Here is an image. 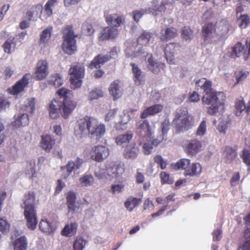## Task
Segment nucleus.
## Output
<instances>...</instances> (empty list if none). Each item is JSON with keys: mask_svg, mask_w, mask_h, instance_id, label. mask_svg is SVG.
I'll list each match as a JSON object with an SVG mask.
<instances>
[{"mask_svg": "<svg viewBox=\"0 0 250 250\" xmlns=\"http://www.w3.org/2000/svg\"><path fill=\"white\" fill-rule=\"evenodd\" d=\"M52 27L46 28L43 30L40 35V43L43 44H46L51 38Z\"/></svg>", "mask_w": 250, "mask_h": 250, "instance_id": "c9c22d12", "label": "nucleus"}, {"mask_svg": "<svg viewBox=\"0 0 250 250\" xmlns=\"http://www.w3.org/2000/svg\"><path fill=\"white\" fill-rule=\"evenodd\" d=\"M192 116L188 113L186 107L177 109L175 113L172 125L175 127L177 133L188 130L192 125Z\"/></svg>", "mask_w": 250, "mask_h": 250, "instance_id": "39448f33", "label": "nucleus"}, {"mask_svg": "<svg viewBox=\"0 0 250 250\" xmlns=\"http://www.w3.org/2000/svg\"><path fill=\"white\" fill-rule=\"evenodd\" d=\"M59 0H48L44 7V13L47 17H50L53 14L52 8L58 3Z\"/></svg>", "mask_w": 250, "mask_h": 250, "instance_id": "e433bc0d", "label": "nucleus"}, {"mask_svg": "<svg viewBox=\"0 0 250 250\" xmlns=\"http://www.w3.org/2000/svg\"><path fill=\"white\" fill-rule=\"evenodd\" d=\"M133 137V133L131 132H128L125 134L119 135L115 138V142L118 145H122L124 144L128 143Z\"/></svg>", "mask_w": 250, "mask_h": 250, "instance_id": "72a5a7b5", "label": "nucleus"}, {"mask_svg": "<svg viewBox=\"0 0 250 250\" xmlns=\"http://www.w3.org/2000/svg\"><path fill=\"white\" fill-rule=\"evenodd\" d=\"M62 49L64 53L72 55L77 51L76 38L78 35L74 34L72 25H67L62 29Z\"/></svg>", "mask_w": 250, "mask_h": 250, "instance_id": "423d86ee", "label": "nucleus"}, {"mask_svg": "<svg viewBox=\"0 0 250 250\" xmlns=\"http://www.w3.org/2000/svg\"><path fill=\"white\" fill-rule=\"evenodd\" d=\"M240 175L238 172H236L233 174L230 180V183L231 186H236L240 180Z\"/></svg>", "mask_w": 250, "mask_h": 250, "instance_id": "774afa93", "label": "nucleus"}, {"mask_svg": "<svg viewBox=\"0 0 250 250\" xmlns=\"http://www.w3.org/2000/svg\"><path fill=\"white\" fill-rule=\"evenodd\" d=\"M86 241L81 237H77L74 240L73 248L74 250H83L84 248Z\"/></svg>", "mask_w": 250, "mask_h": 250, "instance_id": "58836bf2", "label": "nucleus"}, {"mask_svg": "<svg viewBox=\"0 0 250 250\" xmlns=\"http://www.w3.org/2000/svg\"><path fill=\"white\" fill-rule=\"evenodd\" d=\"M105 18L108 24L113 26V27L120 26L125 21L124 16H119L117 14L107 15Z\"/></svg>", "mask_w": 250, "mask_h": 250, "instance_id": "412c9836", "label": "nucleus"}, {"mask_svg": "<svg viewBox=\"0 0 250 250\" xmlns=\"http://www.w3.org/2000/svg\"><path fill=\"white\" fill-rule=\"evenodd\" d=\"M39 228L44 233L50 234L54 230L52 223L46 219H42L39 224Z\"/></svg>", "mask_w": 250, "mask_h": 250, "instance_id": "7c9ffc66", "label": "nucleus"}, {"mask_svg": "<svg viewBox=\"0 0 250 250\" xmlns=\"http://www.w3.org/2000/svg\"><path fill=\"white\" fill-rule=\"evenodd\" d=\"M152 37L151 34L146 31L143 32L137 39V44L141 46H146Z\"/></svg>", "mask_w": 250, "mask_h": 250, "instance_id": "473e14b6", "label": "nucleus"}, {"mask_svg": "<svg viewBox=\"0 0 250 250\" xmlns=\"http://www.w3.org/2000/svg\"><path fill=\"white\" fill-rule=\"evenodd\" d=\"M246 108L247 106H246L244 100L242 97H240L236 100L235 104V112L236 116H240L242 112L245 110L246 112Z\"/></svg>", "mask_w": 250, "mask_h": 250, "instance_id": "2f4dec72", "label": "nucleus"}, {"mask_svg": "<svg viewBox=\"0 0 250 250\" xmlns=\"http://www.w3.org/2000/svg\"><path fill=\"white\" fill-rule=\"evenodd\" d=\"M130 65L132 67L133 80L135 84L136 85H142L145 82V75L143 74L141 69L135 63H131Z\"/></svg>", "mask_w": 250, "mask_h": 250, "instance_id": "a211bd4d", "label": "nucleus"}, {"mask_svg": "<svg viewBox=\"0 0 250 250\" xmlns=\"http://www.w3.org/2000/svg\"><path fill=\"white\" fill-rule=\"evenodd\" d=\"M160 177L161 178V182L162 184H170L173 183V180L170 177L169 174L167 173L165 171H162L160 173Z\"/></svg>", "mask_w": 250, "mask_h": 250, "instance_id": "09e8293b", "label": "nucleus"}, {"mask_svg": "<svg viewBox=\"0 0 250 250\" xmlns=\"http://www.w3.org/2000/svg\"><path fill=\"white\" fill-rule=\"evenodd\" d=\"M216 32V25L212 22L205 23L202 27V37L204 42L209 43L213 42L212 39Z\"/></svg>", "mask_w": 250, "mask_h": 250, "instance_id": "9b49d317", "label": "nucleus"}, {"mask_svg": "<svg viewBox=\"0 0 250 250\" xmlns=\"http://www.w3.org/2000/svg\"><path fill=\"white\" fill-rule=\"evenodd\" d=\"M154 161L162 169H165L167 167V161L164 160L161 155H156L154 157Z\"/></svg>", "mask_w": 250, "mask_h": 250, "instance_id": "8fccbe9b", "label": "nucleus"}, {"mask_svg": "<svg viewBox=\"0 0 250 250\" xmlns=\"http://www.w3.org/2000/svg\"><path fill=\"white\" fill-rule=\"evenodd\" d=\"M24 200L21 207L24 208V216L28 229L34 230L38 224V218L34 205L35 193L29 191L24 194Z\"/></svg>", "mask_w": 250, "mask_h": 250, "instance_id": "20e7f679", "label": "nucleus"}, {"mask_svg": "<svg viewBox=\"0 0 250 250\" xmlns=\"http://www.w3.org/2000/svg\"><path fill=\"white\" fill-rule=\"evenodd\" d=\"M71 88L75 89L79 88L82 84V79L84 77V68L83 65L77 63L73 65L69 69Z\"/></svg>", "mask_w": 250, "mask_h": 250, "instance_id": "6e6552de", "label": "nucleus"}, {"mask_svg": "<svg viewBox=\"0 0 250 250\" xmlns=\"http://www.w3.org/2000/svg\"><path fill=\"white\" fill-rule=\"evenodd\" d=\"M49 74L48 64L46 60H39L37 63L34 77L36 80L41 81L45 79Z\"/></svg>", "mask_w": 250, "mask_h": 250, "instance_id": "9d476101", "label": "nucleus"}, {"mask_svg": "<svg viewBox=\"0 0 250 250\" xmlns=\"http://www.w3.org/2000/svg\"><path fill=\"white\" fill-rule=\"evenodd\" d=\"M61 169L64 171H66V173L63 175L64 178H66L71 174L74 169H76L75 163L73 161H69L65 166L62 167Z\"/></svg>", "mask_w": 250, "mask_h": 250, "instance_id": "a19ab883", "label": "nucleus"}, {"mask_svg": "<svg viewBox=\"0 0 250 250\" xmlns=\"http://www.w3.org/2000/svg\"><path fill=\"white\" fill-rule=\"evenodd\" d=\"M89 154L92 160L97 162H101L109 156V150L105 146L97 145L92 147Z\"/></svg>", "mask_w": 250, "mask_h": 250, "instance_id": "1a4fd4ad", "label": "nucleus"}, {"mask_svg": "<svg viewBox=\"0 0 250 250\" xmlns=\"http://www.w3.org/2000/svg\"><path fill=\"white\" fill-rule=\"evenodd\" d=\"M239 21V26L241 29H244L250 24V18L247 14L241 15L238 19Z\"/></svg>", "mask_w": 250, "mask_h": 250, "instance_id": "ea45409f", "label": "nucleus"}, {"mask_svg": "<svg viewBox=\"0 0 250 250\" xmlns=\"http://www.w3.org/2000/svg\"><path fill=\"white\" fill-rule=\"evenodd\" d=\"M77 124L81 132L87 130L89 137L97 141L104 136L106 131L104 125L99 124L97 119L89 116L80 119Z\"/></svg>", "mask_w": 250, "mask_h": 250, "instance_id": "7ed1b4c3", "label": "nucleus"}, {"mask_svg": "<svg viewBox=\"0 0 250 250\" xmlns=\"http://www.w3.org/2000/svg\"><path fill=\"white\" fill-rule=\"evenodd\" d=\"M63 80L59 74H54L51 75L48 80V84L54 86L55 88L60 87L62 84Z\"/></svg>", "mask_w": 250, "mask_h": 250, "instance_id": "f704fd0d", "label": "nucleus"}, {"mask_svg": "<svg viewBox=\"0 0 250 250\" xmlns=\"http://www.w3.org/2000/svg\"><path fill=\"white\" fill-rule=\"evenodd\" d=\"M152 144L150 142L144 143L143 146L144 153L146 155H149L151 153L153 149Z\"/></svg>", "mask_w": 250, "mask_h": 250, "instance_id": "e2e57ef3", "label": "nucleus"}, {"mask_svg": "<svg viewBox=\"0 0 250 250\" xmlns=\"http://www.w3.org/2000/svg\"><path fill=\"white\" fill-rule=\"evenodd\" d=\"M14 38H8L2 45L4 51L8 54L11 53V49L12 45L14 43Z\"/></svg>", "mask_w": 250, "mask_h": 250, "instance_id": "864d4df0", "label": "nucleus"}, {"mask_svg": "<svg viewBox=\"0 0 250 250\" xmlns=\"http://www.w3.org/2000/svg\"><path fill=\"white\" fill-rule=\"evenodd\" d=\"M249 72L247 71H240L235 73L236 83L245 80L249 75Z\"/></svg>", "mask_w": 250, "mask_h": 250, "instance_id": "13d9d810", "label": "nucleus"}, {"mask_svg": "<svg viewBox=\"0 0 250 250\" xmlns=\"http://www.w3.org/2000/svg\"><path fill=\"white\" fill-rule=\"evenodd\" d=\"M28 115L27 114L21 115L15 121V125L18 126H25L28 124Z\"/></svg>", "mask_w": 250, "mask_h": 250, "instance_id": "37998d69", "label": "nucleus"}, {"mask_svg": "<svg viewBox=\"0 0 250 250\" xmlns=\"http://www.w3.org/2000/svg\"><path fill=\"white\" fill-rule=\"evenodd\" d=\"M124 188V186L123 185H112L111 187V192L113 194L115 193L116 192H121Z\"/></svg>", "mask_w": 250, "mask_h": 250, "instance_id": "338daca9", "label": "nucleus"}, {"mask_svg": "<svg viewBox=\"0 0 250 250\" xmlns=\"http://www.w3.org/2000/svg\"><path fill=\"white\" fill-rule=\"evenodd\" d=\"M130 120V116L128 114H124L122 120L115 125V127L118 130H124L126 128V125Z\"/></svg>", "mask_w": 250, "mask_h": 250, "instance_id": "c03bdc74", "label": "nucleus"}, {"mask_svg": "<svg viewBox=\"0 0 250 250\" xmlns=\"http://www.w3.org/2000/svg\"><path fill=\"white\" fill-rule=\"evenodd\" d=\"M145 13V11L143 9L134 10L132 12L133 19L136 22H138L140 19L143 17Z\"/></svg>", "mask_w": 250, "mask_h": 250, "instance_id": "4d7b16f0", "label": "nucleus"}, {"mask_svg": "<svg viewBox=\"0 0 250 250\" xmlns=\"http://www.w3.org/2000/svg\"><path fill=\"white\" fill-rule=\"evenodd\" d=\"M13 250H27L28 248V240L24 236H21L15 239L11 237Z\"/></svg>", "mask_w": 250, "mask_h": 250, "instance_id": "6ab92c4d", "label": "nucleus"}, {"mask_svg": "<svg viewBox=\"0 0 250 250\" xmlns=\"http://www.w3.org/2000/svg\"><path fill=\"white\" fill-rule=\"evenodd\" d=\"M147 55L146 66L149 70L154 74H158L161 70H165L166 67L165 63L158 61L153 57L152 54Z\"/></svg>", "mask_w": 250, "mask_h": 250, "instance_id": "f8f14e48", "label": "nucleus"}, {"mask_svg": "<svg viewBox=\"0 0 250 250\" xmlns=\"http://www.w3.org/2000/svg\"><path fill=\"white\" fill-rule=\"evenodd\" d=\"M82 184L85 186L91 185L94 182L93 177L90 175H84L80 179Z\"/></svg>", "mask_w": 250, "mask_h": 250, "instance_id": "603ef678", "label": "nucleus"}, {"mask_svg": "<svg viewBox=\"0 0 250 250\" xmlns=\"http://www.w3.org/2000/svg\"><path fill=\"white\" fill-rule=\"evenodd\" d=\"M141 202V198L130 196L125 201L124 205L125 207L128 211H132L133 209L137 207Z\"/></svg>", "mask_w": 250, "mask_h": 250, "instance_id": "bb28decb", "label": "nucleus"}, {"mask_svg": "<svg viewBox=\"0 0 250 250\" xmlns=\"http://www.w3.org/2000/svg\"><path fill=\"white\" fill-rule=\"evenodd\" d=\"M55 143V139L52 138L51 136L49 135L42 136L41 146L46 152H50Z\"/></svg>", "mask_w": 250, "mask_h": 250, "instance_id": "393cba45", "label": "nucleus"}, {"mask_svg": "<svg viewBox=\"0 0 250 250\" xmlns=\"http://www.w3.org/2000/svg\"><path fill=\"white\" fill-rule=\"evenodd\" d=\"M175 170H184L185 176L198 177L202 172V167L199 163H191L188 159H181L173 166Z\"/></svg>", "mask_w": 250, "mask_h": 250, "instance_id": "0eeeda50", "label": "nucleus"}, {"mask_svg": "<svg viewBox=\"0 0 250 250\" xmlns=\"http://www.w3.org/2000/svg\"><path fill=\"white\" fill-rule=\"evenodd\" d=\"M78 226L77 223L75 222L68 223L62 229L61 234L62 236L68 237L73 236L77 233Z\"/></svg>", "mask_w": 250, "mask_h": 250, "instance_id": "5701e85b", "label": "nucleus"}, {"mask_svg": "<svg viewBox=\"0 0 250 250\" xmlns=\"http://www.w3.org/2000/svg\"><path fill=\"white\" fill-rule=\"evenodd\" d=\"M241 157L246 165L250 164V150L244 149L241 155Z\"/></svg>", "mask_w": 250, "mask_h": 250, "instance_id": "052dcab7", "label": "nucleus"}, {"mask_svg": "<svg viewBox=\"0 0 250 250\" xmlns=\"http://www.w3.org/2000/svg\"><path fill=\"white\" fill-rule=\"evenodd\" d=\"M177 35V29L173 27H167L161 30L160 39L162 41L167 42L175 38Z\"/></svg>", "mask_w": 250, "mask_h": 250, "instance_id": "4be33fe9", "label": "nucleus"}, {"mask_svg": "<svg viewBox=\"0 0 250 250\" xmlns=\"http://www.w3.org/2000/svg\"><path fill=\"white\" fill-rule=\"evenodd\" d=\"M29 75L25 74L22 78L17 82L13 86L12 89H10L9 92L13 95H17L22 92L29 83Z\"/></svg>", "mask_w": 250, "mask_h": 250, "instance_id": "f3484780", "label": "nucleus"}, {"mask_svg": "<svg viewBox=\"0 0 250 250\" xmlns=\"http://www.w3.org/2000/svg\"><path fill=\"white\" fill-rule=\"evenodd\" d=\"M244 241L239 245L238 250H250V229L247 227L244 233Z\"/></svg>", "mask_w": 250, "mask_h": 250, "instance_id": "cd10ccee", "label": "nucleus"}, {"mask_svg": "<svg viewBox=\"0 0 250 250\" xmlns=\"http://www.w3.org/2000/svg\"><path fill=\"white\" fill-rule=\"evenodd\" d=\"M139 152V148L134 144L127 145L124 151V156L127 159L136 158Z\"/></svg>", "mask_w": 250, "mask_h": 250, "instance_id": "b1692460", "label": "nucleus"}, {"mask_svg": "<svg viewBox=\"0 0 250 250\" xmlns=\"http://www.w3.org/2000/svg\"><path fill=\"white\" fill-rule=\"evenodd\" d=\"M166 2L162 1L160 4L158 0H153L152 1V9L155 11L165 12L166 10Z\"/></svg>", "mask_w": 250, "mask_h": 250, "instance_id": "49530a36", "label": "nucleus"}, {"mask_svg": "<svg viewBox=\"0 0 250 250\" xmlns=\"http://www.w3.org/2000/svg\"><path fill=\"white\" fill-rule=\"evenodd\" d=\"M119 35V31L114 27H105L102 29L98 36L99 41L115 39Z\"/></svg>", "mask_w": 250, "mask_h": 250, "instance_id": "2eb2a0df", "label": "nucleus"}, {"mask_svg": "<svg viewBox=\"0 0 250 250\" xmlns=\"http://www.w3.org/2000/svg\"><path fill=\"white\" fill-rule=\"evenodd\" d=\"M57 94L63 99L62 102L56 99L51 101L48 108L49 116L52 119H57L61 113L62 117L66 119L76 108L77 104L71 100L72 93L68 89L60 88L57 90Z\"/></svg>", "mask_w": 250, "mask_h": 250, "instance_id": "f03ea898", "label": "nucleus"}, {"mask_svg": "<svg viewBox=\"0 0 250 250\" xmlns=\"http://www.w3.org/2000/svg\"><path fill=\"white\" fill-rule=\"evenodd\" d=\"M244 50V46L240 42H238L232 47V50L230 54V57L236 58L240 57Z\"/></svg>", "mask_w": 250, "mask_h": 250, "instance_id": "4c0bfd02", "label": "nucleus"}, {"mask_svg": "<svg viewBox=\"0 0 250 250\" xmlns=\"http://www.w3.org/2000/svg\"><path fill=\"white\" fill-rule=\"evenodd\" d=\"M138 128L144 130L145 135H149L151 134V130L148 122L147 120L143 121L138 126Z\"/></svg>", "mask_w": 250, "mask_h": 250, "instance_id": "3c124183", "label": "nucleus"}, {"mask_svg": "<svg viewBox=\"0 0 250 250\" xmlns=\"http://www.w3.org/2000/svg\"><path fill=\"white\" fill-rule=\"evenodd\" d=\"M207 131V121L206 119H203L197 129L196 131V135L197 136H204Z\"/></svg>", "mask_w": 250, "mask_h": 250, "instance_id": "de8ad7c7", "label": "nucleus"}, {"mask_svg": "<svg viewBox=\"0 0 250 250\" xmlns=\"http://www.w3.org/2000/svg\"><path fill=\"white\" fill-rule=\"evenodd\" d=\"M103 96V92L101 89L96 88L92 90L89 93V99L90 100L98 99Z\"/></svg>", "mask_w": 250, "mask_h": 250, "instance_id": "6e6d98bb", "label": "nucleus"}, {"mask_svg": "<svg viewBox=\"0 0 250 250\" xmlns=\"http://www.w3.org/2000/svg\"><path fill=\"white\" fill-rule=\"evenodd\" d=\"M10 225L7 220L3 218L0 217V231L5 233L9 230Z\"/></svg>", "mask_w": 250, "mask_h": 250, "instance_id": "bf43d9fd", "label": "nucleus"}, {"mask_svg": "<svg viewBox=\"0 0 250 250\" xmlns=\"http://www.w3.org/2000/svg\"><path fill=\"white\" fill-rule=\"evenodd\" d=\"M181 46L177 43H170L167 44L165 48V54L166 59L170 64L175 62L174 56L180 51Z\"/></svg>", "mask_w": 250, "mask_h": 250, "instance_id": "ddd939ff", "label": "nucleus"}, {"mask_svg": "<svg viewBox=\"0 0 250 250\" xmlns=\"http://www.w3.org/2000/svg\"><path fill=\"white\" fill-rule=\"evenodd\" d=\"M82 30L84 34L89 36L92 35L95 32L92 24L87 22L83 23Z\"/></svg>", "mask_w": 250, "mask_h": 250, "instance_id": "a18cd8bd", "label": "nucleus"}, {"mask_svg": "<svg viewBox=\"0 0 250 250\" xmlns=\"http://www.w3.org/2000/svg\"><path fill=\"white\" fill-rule=\"evenodd\" d=\"M164 106L161 104H156L146 108L141 113L140 117L146 119L149 116H153L163 111Z\"/></svg>", "mask_w": 250, "mask_h": 250, "instance_id": "aec40b11", "label": "nucleus"}, {"mask_svg": "<svg viewBox=\"0 0 250 250\" xmlns=\"http://www.w3.org/2000/svg\"><path fill=\"white\" fill-rule=\"evenodd\" d=\"M183 147L187 155L193 156L201 150L202 144L197 139L191 140L188 141Z\"/></svg>", "mask_w": 250, "mask_h": 250, "instance_id": "4468645a", "label": "nucleus"}, {"mask_svg": "<svg viewBox=\"0 0 250 250\" xmlns=\"http://www.w3.org/2000/svg\"><path fill=\"white\" fill-rule=\"evenodd\" d=\"M119 83V81L118 80L114 81L111 83L109 88V92L114 98V100L118 99L121 95Z\"/></svg>", "mask_w": 250, "mask_h": 250, "instance_id": "c85d7f7f", "label": "nucleus"}, {"mask_svg": "<svg viewBox=\"0 0 250 250\" xmlns=\"http://www.w3.org/2000/svg\"><path fill=\"white\" fill-rule=\"evenodd\" d=\"M181 36L185 40L190 41L193 38V31L190 27L184 26L181 31Z\"/></svg>", "mask_w": 250, "mask_h": 250, "instance_id": "79ce46f5", "label": "nucleus"}, {"mask_svg": "<svg viewBox=\"0 0 250 250\" xmlns=\"http://www.w3.org/2000/svg\"><path fill=\"white\" fill-rule=\"evenodd\" d=\"M238 146H235L233 147L226 146L225 148L224 154L225 158L229 163H231L237 156V150Z\"/></svg>", "mask_w": 250, "mask_h": 250, "instance_id": "a878e982", "label": "nucleus"}, {"mask_svg": "<svg viewBox=\"0 0 250 250\" xmlns=\"http://www.w3.org/2000/svg\"><path fill=\"white\" fill-rule=\"evenodd\" d=\"M111 56L108 54H99L96 56L88 65V68L91 69L100 68L101 65L110 61Z\"/></svg>", "mask_w": 250, "mask_h": 250, "instance_id": "dca6fc26", "label": "nucleus"}, {"mask_svg": "<svg viewBox=\"0 0 250 250\" xmlns=\"http://www.w3.org/2000/svg\"><path fill=\"white\" fill-rule=\"evenodd\" d=\"M76 196L74 192L69 191L68 192L66 197V204L70 211L74 212L76 206Z\"/></svg>", "mask_w": 250, "mask_h": 250, "instance_id": "c756f323", "label": "nucleus"}, {"mask_svg": "<svg viewBox=\"0 0 250 250\" xmlns=\"http://www.w3.org/2000/svg\"><path fill=\"white\" fill-rule=\"evenodd\" d=\"M33 9H38L40 11L41 9V6L40 5H36L35 6L33 7L30 10H28L26 12V16L28 19L29 21H30L33 17L34 15V11Z\"/></svg>", "mask_w": 250, "mask_h": 250, "instance_id": "0e129e2a", "label": "nucleus"}, {"mask_svg": "<svg viewBox=\"0 0 250 250\" xmlns=\"http://www.w3.org/2000/svg\"><path fill=\"white\" fill-rule=\"evenodd\" d=\"M36 99L34 98H29L27 100L26 106L30 107L31 114H33L35 109Z\"/></svg>", "mask_w": 250, "mask_h": 250, "instance_id": "680f3d73", "label": "nucleus"}, {"mask_svg": "<svg viewBox=\"0 0 250 250\" xmlns=\"http://www.w3.org/2000/svg\"><path fill=\"white\" fill-rule=\"evenodd\" d=\"M196 85L200 87L204 92L202 102L204 105H208L207 113L215 115L219 110H224L226 105V96L223 92L214 90L211 81L205 78L199 79L196 82Z\"/></svg>", "mask_w": 250, "mask_h": 250, "instance_id": "f257e3e1", "label": "nucleus"}, {"mask_svg": "<svg viewBox=\"0 0 250 250\" xmlns=\"http://www.w3.org/2000/svg\"><path fill=\"white\" fill-rule=\"evenodd\" d=\"M188 100L190 102H198L200 100L199 94L195 91H193L189 94Z\"/></svg>", "mask_w": 250, "mask_h": 250, "instance_id": "69168bd1", "label": "nucleus"}, {"mask_svg": "<svg viewBox=\"0 0 250 250\" xmlns=\"http://www.w3.org/2000/svg\"><path fill=\"white\" fill-rule=\"evenodd\" d=\"M113 169H115L114 172L116 176H118L122 174L125 171L124 165L122 162H119L113 166Z\"/></svg>", "mask_w": 250, "mask_h": 250, "instance_id": "5fc2aeb1", "label": "nucleus"}]
</instances>
